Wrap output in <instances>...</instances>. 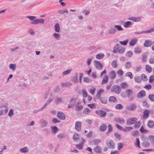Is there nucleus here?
I'll return each instance as SVG.
<instances>
[{
  "instance_id": "53",
  "label": "nucleus",
  "mask_w": 154,
  "mask_h": 154,
  "mask_svg": "<svg viewBox=\"0 0 154 154\" xmlns=\"http://www.w3.org/2000/svg\"><path fill=\"white\" fill-rule=\"evenodd\" d=\"M112 131V126L109 124L108 125V131L106 132L107 134H108L109 132Z\"/></svg>"
},
{
  "instance_id": "52",
  "label": "nucleus",
  "mask_w": 154,
  "mask_h": 154,
  "mask_svg": "<svg viewBox=\"0 0 154 154\" xmlns=\"http://www.w3.org/2000/svg\"><path fill=\"white\" fill-rule=\"evenodd\" d=\"M128 39H126V40L122 41H120V43L122 45H126L128 43Z\"/></svg>"
},
{
  "instance_id": "48",
  "label": "nucleus",
  "mask_w": 154,
  "mask_h": 154,
  "mask_svg": "<svg viewBox=\"0 0 154 154\" xmlns=\"http://www.w3.org/2000/svg\"><path fill=\"white\" fill-rule=\"evenodd\" d=\"M14 112L13 109H10L8 114V116L11 118V117L14 114Z\"/></svg>"
},
{
  "instance_id": "25",
  "label": "nucleus",
  "mask_w": 154,
  "mask_h": 154,
  "mask_svg": "<svg viewBox=\"0 0 154 154\" xmlns=\"http://www.w3.org/2000/svg\"><path fill=\"white\" fill-rule=\"evenodd\" d=\"M148 55V52L144 53L142 54V61L143 62H145L147 58Z\"/></svg>"
},
{
  "instance_id": "5",
  "label": "nucleus",
  "mask_w": 154,
  "mask_h": 154,
  "mask_svg": "<svg viewBox=\"0 0 154 154\" xmlns=\"http://www.w3.org/2000/svg\"><path fill=\"white\" fill-rule=\"evenodd\" d=\"M137 120V119L135 117L129 119L126 121V124L127 125H132L135 123Z\"/></svg>"
},
{
  "instance_id": "57",
  "label": "nucleus",
  "mask_w": 154,
  "mask_h": 154,
  "mask_svg": "<svg viewBox=\"0 0 154 154\" xmlns=\"http://www.w3.org/2000/svg\"><path fill=\"white\" fill-rule=\"evenodd\" d=\"M55 102L57 103H59L63 102L62 98L60 97H57L55 100Z\"/></svg>"
},
{
  "instance_id": "60",
  "label": "nucleus",
  "mask_w": 154,
  "mask_h": 154,
  "mask_svg": "<svg viewBox=\"0 0 154 154\" xmlns=\"http://www.w3.org/2000/svg\"><path fill=\"white\" fill-rule=\"evenodd\" d=\"M133 55V52L131 51H129L127 52L126 54V56L127 57H132Z\"/></svg>"
},
{
  "instance_id": "59",
  "label": "nucleus",
  "mask_w": 154,
  "mask_h": 154,
  "mask_svg": "<svg viewBox=\"0 0 154 154\" xmlns=\"http://www.w3.org/2000/svg\"><path fill=\"white\" fill-rule=\"evenodd\" d=\"M146 69L148 72H150L152 71V69L149 65H146Z\"/></svg>"
},
{
  "instance_id": "40",
  "label": "nucleus",
  "mask_w": 154,
  "mask_h": 154,
  "mask_svg": "<svg viewBox=\"0 0 154 154\" xmlns=\"http://www.w3.org/2000/svg\"><path fill=\"white\" fill-rule=\"evenodd\" d=\"M114 27L118 31H122L123 30V29L121 27V26L119 25H115L114 26Z\"/></svg>"
},
{
  "instance_id": "14",
  "label": "nucleus",
  "mask_w": 154,
  "mask_h": 154,
  "mask_svg": "<svg viewBox=\"0 0 154 154\" xmlns=\"http://www.w3.org/2000/svg\"><path fill=\"white\" fill-rule=\"evenodd\" d=\"M136 106L135 104H133L127 106V109L131 111H134L135 110Z\"/></svg>"
},
{
  "instance_id": "6",
  "label": "nucleus",
  "mask_w": 154,
  "mask_h": 154,
  "mask_svg": "<svg viewBox=\"0 0 154 154\" xmlns=\"http://www.w3.org/2000/svg\"><path fill=\"white\" fill-rule=\"evenodd\" d=\"M82 123L80 121H78L75 123V129L78 131H80L81 130Z\"/></svg>"
},
{
  "instance_id": "38",
  "label": "nucleus",
  "mask_w": 154,
  "mask_h": 154,
  "mask_svg": "<svg viewBox=\"0 0 154 154\" xmlns=\"http://www.w3.org/2000/svg\"><path fill=\"white\" fill-rule=\"evenodd\" d=\"M134 52L137 54H140L141 52V48L139 47H136L134 48Z\"/></svg>"
},
{
  "instance_id": "7",
  "label": "nucleus",
  "mask_w": 154,
  "mask_h": 154,
  "mask_svg": "<svg viewBox=\"0 0 154 154\" xmlns=\"http://www.w3.org/2000/svg\"><path fill=\"white\" fill-rule=\"evenodd\" d=\"M94 64L96 68L99 70H101L103 67L102 65L100 62L96 60L94 61Z\"/></svg>"
},
{
  "instance_id": "39",
  "label": "nucleus",
  "mask_w": 154,
  "mask_h": 154,
  "mask_svg": "<svg viewBox=\"0 0 154 154\" xmlns=\"http://www.w3.org/2000/svg\"><path fill=\"white\" fill-rule=\"evenodd\" d=\"M53 35L54 37L57 40H59L60 37V35L59 33H54Z\"/></svg>"
},
{
  "instance_id": "58",
  "label": "nucleus",
  "mask_w": 154,
  "mask_h": 154,
  "mask_svg": "<svg viewBox=\"0 0 154 154\" xmlns=\"http://www.w3.org/2000/svg\"><path fill=\"white\" fill-rule=\"evenodd\" d=\"M135 81L137 83H140L141 82V80L140 77L138 76H136L134 77Z\"/></svg>"
},
{
  "instance_id": "1",
  "label": "nucleus",
  "mask_w": 154,
  "mask_h": 154,
  "mask_svg": "<svg viewBox=\"0 0 154 154\" xmlns=\"http://www.w3.org/2000/svg\"><path fill=\"white\" fill-rule=\"evenodd\" d=\"M26 17L29 19L30 20L32 21L31 22L32 24L35 25L38 24H43L45 23V20L43 19H37L36 17L35 16H27Z\"/></svg>"
},
{
  "instance_id": "37",
  "label": "nucleus",
  "mask_w": 154,
  "mask_h": 154,
  "mask_svg": "<svg viewBox=\"0 0 154 154\" xmlns=\"http://www.w3.org/2000/svg\"><path fill=\"white\" fill-rule=\"evenodd\" d=\"M16 66L15 64H10L9 65V68L10 69H12L13 71L15 70Z\"/></svg>"
},
{
  "instance_id": "19",
  "label": "nucleus",
  "mask_w": 154,
  "mask_h": 154,
  "mask_svg": "<svg viewBox=\"0 0 154 154\" xmlns=\"http://www.w3.org/2000/svg\"><path fill=\"white\" fill-rule=\"evenodd\" d=\"M80 103H81L80 102H78L76 106L75 109L77 111L82 110L83 108V106L82 105H81Z\"/></svg>"
},
{
  "instance_id": "29",
  "label": "nucleus",
  "mask_w": 154,
  "mask_h": 154,
  "mask_svg": "<svg viewBox=\"0 0 154 154\" xmlns=\"http://www.w3.org/2000/svg\"><path fill=\"white\" fill-rule=\"evenodd\" d=\"M53 100V98L51 97L46 102V103L44 105V106H43V107H44V108L46 107L49 105L51 102Z\"/></svg>"
},
{
  "instance_id": "41",
  "label": "nucleus",
  "mask_w": 154,
  "mask_h": 154,
  "mask_svg": "<svg viewBox=\"0 0 154 154\" xmlns=\"http://www.w3.org/2000/svg\"><path fill=\"white\" fill-rule=\"evenodd\" d=\"M131 63L130 62H126L125 64V67L126 69H129L131 68Z\"/></svg>"
},
{
  "instance_id": "28",
  "label": "nucleus",
  "mask_w": 154,
  "mask_h": 154,
  "mask_svg": "<svg viewBox=\"0 0 154 154\" xmlns=\"http://www.w3.org/2000/svg\"><path fill=\"white\" fill-rule=\"evenodd\" d=\"M29 151L28 148L27 146L21 148L20 150V152L22 153H25Z\"/></svg>"
},
{
  "instance_id": "34",
  "label": "nucleus",
  "mask_w": 154,
  "mask_h": 154,
  "mask_svg": "<svg viewBox=\"0 0 154 154\" xmlns=\"http://www.w3.org/2000/svg\"><path fill=\"white\" fill-rule=\"evenodd\" d=\"M109 100L110 102H113L114 103H116L117 101L116 98L114 96L110 97Z\"/></svg>"
},
{
  "instance_id": "61",
  "label": "nucleus",
  "mask_w": 154,
  "mask_h": 154,
  "mask_svg": "<svg viewBox=\"0 0 154 154\" xmlns=\"http://www.w3.org/2000/svg\"><path fill=\"white\" fill-rule=\"evenodd\" d=\"M93 142L95 145H97L100 142V140L99 139H94L93 140Z\"/></svg>"
},
{
  "instance_id": "9",
  "label": "nucleus",
  "mask_w": 154,
  "mask_h": 154,
  "mask_svg": "<svg viewBox=\"0 0 154 154\" xmlns=\"http://www.w3.org/2000/svg\"><path fill=\"white\" fill-rule=\"evenodd\" d=\"M77 99L75 98H72L70 101L68 107L69 108L72 107L76 103Z\"/></svg>"
},
{
  "instance_id": "63",
  "label": "nucleus",
  "mask_w": 154,
  "mask_h": 154,
  "mask_svg": "<svg viewBox=\"0 0 154 154\" xmlns=\"http://www.w3.org/2000/svg\"><path fill=\"white\" fill-rule=\"evenodd\" d=\"M142 145L144 146L148 147L149 146V142L145 141L143 143Z\"/></svg>"
},
{
  "instance_id": "23",
  "label": "nucleus",
  "mask_w": 154,
  "mask_h": 154,
  "mask_svg": "<svg viewBox=\"0 0 154 154\" xmlns=\"http://www.w3.org/2000/svg\"><path fill=\"white\" fill-rule=\"evenodd\" d=\"M115 121L121 124H123L125 122V120L123 118H120L116 119H115Z\"/></svg>"
},
{
  "instance_id": "33",
  "label": "nucleus",
  "mask_w": 154,
  "mask_h": 154,
  "mask_svg": "<svg viewBox=\"0 0 154 154\" xmlns=\"http://www.w3.org/2000/svg\"><path fill=\"white\" fill-rule=\"evenodd\" d=\"M116 75V73L114 71H112L109 74V76L112 79H114L115 78Z\"/></svg>"
},
{
  "instance_id": "2",
  "label": "nucleus",
  "mask_w": 154,
  "mask_h": 154,
  "mask_svg": "<svg viewBox=\"0 0 154 154\" xmlns=\"http://www.w3.org/2000/svg\"><path fill=\"white\" fill-rule=\"evenodd\" d=\"M125 50V49L124 47H120L119 45L117 44L113 49V52L114 53H116L118 52L119 54H123Z\"/></svg>"
},
{
  "instance_id": "47",
  "label": "nucleus",
  "mask_w": 154,
  "mask_h": 154,
  "mask_svg": "<svg viewBox=\"0 0 154 154\" xmlns=\"http://www.w3.org/2000/svg\"><path fill=\"white\" fill-rule=\"evenodd\" d=\"M126 76L129 77L131 79H132L133 78V75L131 72H128L125 74Z\"/></svg>"
},
{
  "instance_id": "18",
  "label": "nucleus",
  "mask_w": 154,
  "mask_h": 154,
  "mask_svg": "<svg viewBox=\"0 0 154 154\" xmlns=\"http://www.w3.org/2000/svg\"><path fill=\"white\" fill-rule=\"evenodd\" d=\"M71 81L74 83H76L78 82V79L77 73H76L75 76L72 77L71 78Z\"/></svg>"
},
{
  "instance_id": "43",
  "label": "nucleus",
  "mask_w": 154,
  "mask_h": 154,
  "mask_svg": "<svg viewBox=\"0 0 154 154\" xmlns=\"http://www.w3.org/2000/svg\"><path fill=\"white\" fill-rule=\"evenodd\" d=\"M154 125V122L152 121H149L148 123V126L150 128H152Z\"/></svg>"
},
{
  "instance_id": "20",
  "label": "nucleus",
  "mask_w": 154,
  "mask_h": 154,
  "mask_svg": "<svg viewBox=\"0 0 154 154\" xmlns=\"http://www.w3.org/2000/svg\"><path fill=\"white\" fill-rule=\"evenodd\" d=\"M150 111L148 110H146L143 112V117L144 119H146L149 117V114Z\"/></svg>"
},
{
  "instance_id": "27",
  "label": "nucleus",
  "mask_w": 154,
  "mask_h": 154,
  "mask_svg": "<svg viewBox=\"0 0 154 154\" xmlns=\"http://www.w3.org/2000/svg\"><path fill=\"white\" fill-rule=\"evenodd\" d=\"M109 80V78L107 75H105L102 82V84H104L106 83Z\"/></svg>"
},
{
  "instance_id": "26",
  "label": "nucleus",
  "mask_w": 154,
  "mask_h": 154,
  "mask_svg": "<svg viewBox=\"0 0 154 154\" xmlns=\"http://www.w3.org/2000/svg\"><path fill=\"white\" fill-rule=\"evenodd\" d=\"M55 31L57 32H59L60 31V26L59 23H56L54 26Z\"/></svg>"
},
{
  "instance_id": "35",
  "label": "nucleus",
  "mask_w": 154,
  "mask_h": 154,
  "mask_svg": "<svg viewBox=\"0 0 154 154\" xmlns=\"http://www.w3.org/2000/svg\"><path fill=\"white\" fill-rule=\"evenodd\" d=\"M106 128L107 126L105 124H103L102 125L100 126L99 128L100 130L102 132H103L105 131L106 130Z\"/></svg>"
},
{
  "instance_id": "56",
  "label": "nucleus",
  "mask_w": 154,
  "mask_h": 154,
  "mask_svg": "<svg viewBox=\"0 0 154 154\" xmlns=\"http://www.w3.org/2000/svg\"><path fill=\"white\" fill-rule=\"evenodd\" d=\"M141 79L144 81H146L147 80V76L144 74H143L141 76Z\"/></svg>"
},
{
  "instance_id": "21",
  "label": "nucleus",
  "mask_w": 154,
  "mask_h": 154,
  "mask_svg": "<svg viewBox=\"0 0 154 154\" xmlns=\"http://www.w3.org/2000/svg\"><path fill=\"white\" fill-rule=\"evenodd\" d=\"M117 32L116 29L114 28H111L109 29L107 31L108 34H114Z\"/></svg>"
},
{
  "instance_id": "13",
  "label": "nucleus",
  "mask_w": 154,
  "mask_h": 154,
  "mask_svg": "<svg viewBox=\"0 0 154 154\" xmlns=\"http://www.w3.org/2000/svg\"><path fill=\"white\" fill-rule=\"evenodd\" d=\"M154 44V42H152V44ZM152 44V42L150 40H146L144 43V46L145 47H147L150 46Z\"/></svg>"
},
{
  "instance_id": "4",
  "label": "nucleus",
  "mask_w": 154,
  "mask_h": 154,
  "mask_svg": "<svg viewBox=\"0 0 154 154\" xmlns=\"http://www.w3.org/2000/svg\"><path fill=\"white\" fill-rule=\"evenodd\" d=\"M95 112L97 115L101 117H105L106 115V112L102 110H96Z\"/></svg>"
},
{
  "instance_id": "22",
  "label": "nucleus",
  "mask_w": 154,
  "mask_h": 154,
  "mask_svg": "<svg viewBox=\"0 0 154 154\" xmlns=\"http://www.w3.org/2000/svg\"><path fill=\"white\" fill-rule=\"evenodd\" d=\"M40 122L42 127H45L48 125L47 121L43 119H42L40 120Z\"/></svg>"
},
{
  "instance_id": "32",
  "label": "nucleus",
  "mask_w": 154,
  "mask_h": 154,
  "mask_svg": "<svg viewBox=\"0 0 154 154\" xmlns=\"http://www.w3.org/2000/svg\"><path fill=\"white\" fill-rule=\"evenodd\" d=\"M72 84L70 82H68L65 83H63L62 84V86L63 87H68L72 86Z\"/></svg>"
},
{
  "instance_id": "17",
  "label": "nucleus",
  "mask_w": 154,
  "mask_h": 154,
  "mask_svg": "<svg viewBox=\"0 0 154 154\" xmlns=\"http://www.w3.org/2000/svg\"><path fill=\"white\" fill-rule=\"evenodd\" d=\"M125 93L127 97H129L132 95L133 93V91L130 89H127L125 90Z\"/></svg>"
},
{
  "instance_id": "42",
  "label": "nucleus",
  "mask_w": 154,
  "mask_h": 154,
  "mask_svg": "<svg viewBox=\"0 0 154 154\" xmlns=\"http://www.w3.org/2000/svg\"><path fill=\"white\" fill-rule=\"evenodd\" d=\"M51 130L52 132L56 133L57 132L58 128L56 126H52L51 127Z\"/></svg>"
},
{
  "instance_id": "50",
  "label": "nucleus",
  "mask_w": 154,
  "mask_h": 154,
  "mask_svg": "<svg viewBox=\"0 0 154 154\" xmlns=\"http://www.w3.org/2000/svg\"><path fill=\"white\" fill-rule=\"evenodd\" d=\"M84 146V145L83 144V143H80L77 145H76V147L77 149H81L83 148Z\"/></svg>"
},
{
  "instance_id": "64",
  "label": "nucleus",
  "mask_w": 154,
  "mask_h": 154,
  "mask_svg": "<svg viewBox=\"0 0 154 154\" xmlns=\"http://www.w3.org/2000/svg\"><path fill=\"white\" fill-rule=\"evenodd\" d=\"M149 139L152 143H154V136L152 135L149 136Z\"/></svg>"
},
{
  "instance_id": "16",
  "label": "nucleus",
  "mask_w": 154,
  "mask_h": 154,
  "mask_svg": "<svg viewBox=\"0 0 154 154\" xmlns=\"http://www.w3.org/2000/svg\"><path fill=\"white\" fill-rule=\"evenodd\" d=\"M146 95V92L144 90L141 91L137 95V97L138 98H141Z\"/></svg>"
},
{
  "instance_id": "31",
  "label": "nucleus",
  "mask_w": 154,
  "mask_h": 154,
  "mask_svg": "<svg viewBox=\"0 0 154 154\" xmlns=\"http://www.w3.org/2000/svg\"><path fill=\"white\" fill-rule=\"evenodd\" d=\"M104 56V54L103 53H99L96 55V58L98 59H101L103 58Z\"/></svg>"
},
{
  "instance_id": "55",
  "label": "nucleus",
  "mask_w": 154,
  "mask_h": 154,
  "mask_svg": "<svg viewBox=\"0 0 154 154\" xmlns=\"http://www.w3.org/2000/svg\"><path fill=\"white\" fill-rule=\"evenodd\" d=\"M121 87L122 88L125 89L128 87V85L125 83H122L121 84Z\"/></svg>"
},
{
  "instance_id": "51",
  "label": "nucleus",
  "mask_w": 154,
  "mask_h": 154,
  "mask_svg": "<svg viewBox=\"0 0 154 154\" xmlns=\"http://www.w3.org/2000/svg\"><path fill=\"white\" fill-rule=\"evenodd\" d=\"M117 146L118 149L120 150L123 147V143H119L117 144Z\"/></svg>"
},
{
  "instance_id": "36",
  "label": "nucleus",
  "mask_w": 154,
  "mask_h": 154,
  "mask_svg": "<svg viewBox=\"0 0 154 154\" xmlns=\"http://www.w3.org/2000/svg\"><path fill=\"white\" fill-rule=\"evenodd\" d=\"M94 151L97 153H100L101 152V149L98 146H96L94 149Z\"/></svg>"
},
{
  "instance_id": "24",
  "label": "nucleus",
  "mask_w": 154,
  "mask_h": 154,
  "mask_svg": "<svg viewBox=\"0 0 154 154\" xmlns=\"http://www.w3.org/2000/svg\"><path fill=\"white\" fill-rule=\"evenodd\" d=\"M153 31V30H149L144 31H142L141 32H134V33L136 35H138L139 34H141L143 33H151Z\"/></svg>"
},
{
  "instance_id": "62",
  "label": "nucleus",
  "mask_w": 154,
  "mask_h": 154,
  "mask_svg": "<svg viewBox=\"0 0 154 154\" xmlns=\"http://www.w3.org/2000/svg\"><path fill=\"white\" fill-rule=\"evenodd\" d=\"M142 105L143 106L146 107L147 108L149 107V105L148 103L146 101H143L142 104Z\"/></svg>"
},
{
  "instance_id": "10",
  "label": "nucleus",
  "mask_w": 154,
  "mask_h": 154,
  "mask_svg": "<svg viewBox=\"0 0 154 154\" xmlns=\"http://www.w3.org/2000/svg\"><path fill=\"white\" fill-rule=\"evenodd\" d=\"M138 39L137 38H134L131 39L130 41L129 44L130 46H133L137 42Z\"/></svg>"
},
{
  "instance_id": "30",
  "label": "nucleus",
  "mask_w": 154,
  "mask_h": 154,
  "mask_svg": "<svg viewBox=\"0 0 154 154\" xmlns=\"http://www.w3.org/2000/svg\"><path fill=\"white\" fill-rule=\"evenodd\" d=\"M72 70L71 69H68L67 70L63 72L62 74V76H64L66 75H67L71 73Z\"/></svg>"
},
{
  "instance_id": "12",
  "label": "nucleus",
  "mask_w": 154,
  "mask_h": 154,
  "mask_svg": "<svg viewBox=\"0 0 154 154\" xmlns=\"http://www.w3.org/2000/svg\"><path fill=\"white\" fill-rule=\"evenodd\" d=\"M57 116L60 120H64L65 119V116L62 112H59L57 113Z\"/></svg>"
},
{
  "instance_id": "8",
  "label": "nucleus",
  "mask_w": 154,
  "mask_h": 154,
  "mask_svg": "<svg viewBox=\"0 0 154 154\" xmlns=\"http://www.w3.org/2000/svg\"><path fill=\"white\" fill-rule=\"evenodd\" d=\"M128 19L129 20L132 21L134 22H140L141 20V17H129Z\"/></svg>"
},
{
  "instance_id": "11",
  "label": "nucleus",
  "mask_w": 154,
  "mask_h": 154,
  "mask_svg": "<svg viewBox=\"0 0 154 154\" xmlns=\"http://www.w3.org/2000/svg\"><path fill=\"white\" fill-rule=\"evenodd\" d=\"M133 24V23L131 21H127L124 23L123 26L125 28H128L131 27Z\"/></svg>"
},
{
  "instance_id": "3",
  "label": "nucleus",
  "mask_w": 154,
  "mask_h": 154,
  "mask_svg": "<svg viewBox=\"0 0 154 154\" xmlns=\"http://www.w3.org/2000/svg\"><path fill=\"white\" fill-rule=\"evenodd\" d=\"M111 91L114 92L116 94H119L121 91V87L117 85H114L111 88Z\"/></svg>"
},
{
  "instance_id": "54",
  "label": "nucleus",
  "mask_w": 154,
  "mask_h": 154,
  "mask_svg": "<svg viewBox=\"0 0 154 154\" xmlns=\"http://www.w3.org/2000/svg\"><path fill=\"white\" fill-rule=\"evenodd\" d=\"M115 108L117 109H122L123 108V106L121 104H119L115 106Z\"/></svg>"
},
{
  "instance_id": "44",
  "label": "nucleus",
  "mask_w": 154,
  "mask_h": 154,
  "mask_svg": "<svg viewBox=\"0 0 154 154\" xmlns=\"http://www.w3.org/2000/svg\"><path fill=\"white\" fill-rule=\"evenodd\" d=\"M91 112V110L88 108H86L84 109L83 112L85 114H88Z\"/></svg>"
},
{
  "instance_id": "46",
  "label": "nucleus",
  "mask_w": 154,
  "mask_h": 154,
  "mask_svg": "<svg viewBox=\"0 0 154 154\" xmlns=\"http://www.w3.org/2000/svg\"><path fill=\"white\" fill-rule=\"evenodd\" d=\"M112 66L113 68H116L117 66V60H113L111 63Z\"/></svg>"
},
{
  "instance_id": "49",
  "label": "nucleus",
  "mask_w": 154,
  "mask_h": 154,
  "mask_svg": "<svg viewBox=\"0 0 154 154\" xmlns=\"http://www.w3.org/2000/svg\"><path fill=\"white\" fill-rule=\"evenodd\" d=\"M101 102L103 104H106L107 103V99L106 97H103L100 99Z\"/></svg>"
},
{
  "instance_id": "45",
  "label": "nucleus",
  "mask_w": 154,
  "mask_h": 154,
  "mask_svg": "<svg viewBox=\"0 0 154 154\" xmlns=\"http://www.w3.org/2000/svg\"><path fill=\"white\" fill-rule=\"evenodd\" d=\"M79 134L76 133L74 134L73 136V138L74 140L76 141L77 140L79 139Z\"/></svg>"
},
{
  "instance_id": "15",
  "label": "nucleus",
  "mask_w": 154,
  "mask_h": 154,
  "mask_svg": "<svg viewBox=\"0 0 154 154\" xmlns=\"http://www.w3.org/2000/svg\"><path fill=\"white\" fill-rule=\"evenodd\" d=\"M115 143L112 140H110L107 143V145L109 148L111 149H113L115 148Z\"/></svg>"
}]
</instances>
